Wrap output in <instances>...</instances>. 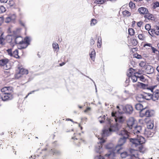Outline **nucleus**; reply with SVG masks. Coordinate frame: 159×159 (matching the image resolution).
<instances>
[{
	"label": "nucleus",
	"mask_w": 159,
	"mask_h": 159,
	"mask_svg": "<svg viewBox=\"0 0 159 159\" xmlns=\"http://www.w3.org/2000/svg\"><path fill=\"white\" fill-rule=\"evenodd\" d=\"M142 94H139L136 97L137 101L139 102H142L144 101V99Z\"/></svg>",
	"instance_id": "21"
},
{
	"label": "nucleus",
	"mask_w": 159,
	"mask_h": 159,
	"mask_svg": "<svg viewBox=\"0 0 159 159\" xmlns=\"http://www.w3.org/2000/svg\"><path fill=\"white\" fill-rule=\"evenodd\" d=\"M52 47L53 48L56 49H58L59 47L58 44L57 43H53L52 44Z\"/></svg>",
	"instance_id": "42"
},
{
	"label": "nucleus",
	"mask_w": 159,
	"mask_h": 159,
	"mask_svg": "<svg viewBox=\"0 0 159 159\" xmlns=\"http://www.w3.org/2000/svg\"><path fill=\"white\" fill-rule=\"evenodd\" d=\"M35 90H34V91H31V92H30V93H28V95H30V94H31L34 93V92H35Z\"/></svg>",
	"instance_id": "64"
},
{
	"label": "nucleus",
	"mask_w": 159,
	"mask_h": 159,
	"mask_svg": "<svg viewBox=\"0 0 159 159\" xmlns=\"http://www.w3.org/2000/svg\"><path fill=\"white\" fill-rule=\"evenodd\" d=\"M8 4L10 6H12L14 5V2L12 0L9 1L8 2Z\"/></svg>",
	"instance_id": "49"
},
{
	"label": "nucleus",
	"mask_w": 159,
	"mask_h": 159,
	"mask_svg": "<svg viewBox=\"0 0 159 159\" xmlns=\"http://www.w3.org/2000/svg\"><path fill=\"white\" fill-rule=\"evenodd\" d=\"M138 78L140 79V80L142 81L143 82L145 80L144 77V76H142L140 77H138Z\"/></svg>",
	"instance_id": "53"
},
{
	"label": "nucleus",
	"mask_w": 159,
	"mask_h": 159,
	"mask_svg": "<svg viewBox=\"0 0 159 159\" xmlns=\"http://www.w3.org/2000/svg\"><path fill=\"white\" fill-rule=\"evenodd\" d=\"M145 68V72L147 74H151L153 73L154 69L152 66L146 65Z\"/></svg>",
	"instance_id": "15"
},
{
	"label": "nucleus",
	"mask_w": 159,
	"mask_h": 159,
	"mask_svg": "<svg viewBox=\"0 0 159 159\" xmlns=\"http://www.w3.org/2000/svg\"><path fill=\"white\" fill-rule=\"evenodd\" d=\"M146 63L145 62L143 61H141L139 64V66L141 67H146Z\"/></svg>",
	"instance_id": "41"
},
{
	"label": "nucleus",
	"mask_w": 159,
	"mask_h": 159,
	"mask_svg": "<svg viewBox=\"0 0 159 159\" xmlns=\"http://www.w3.org/2000/svg\"><path fill=\"white\" fill-rule=\"evenodd\" d=\"M117 133L118 135L121 136L119 140L118 145L116 146H118V148H121V146L125 143L126 139L128 138L129 132L124 129H123Z\"/></svg>",
	"instance_id": "5"
},
{
	"label": "nucleus",
	"mask_w": 159,
	"mask_h": 159,
	"mask_svg": "<svg viewBox=\"0 0 159 159\" xmlns=\"http://www.w3.org/2000/svg\"><path fill=\"white\" fill-rule=\"evenodd\" d=\"M138 11L141 14H146L148 12V9L144 7H141L139 8L138 10Z\"/></svg>",
	"instance_id": "19"
},
{
	"label": "nucleus",
	"mask_w": 159,
	"mask_h": 159,
	"mask_svg": "<svg viewBox=\"0 0 159 159\" xmlns=\"http://www.w3.org/2000/svg\"><path fill=\"white\" fill-rule=\"evenodd\" d=\"M11 20V19L9 16H8L6 18L5 20V22L7 23H8Z\"/></svg>",
	"instance_id": "47"
},
{
	"label": "nucleus",
	"mask_w": 159,
	"mask_h": 159,
	"mask_svg": "<svg viewBox=\"0 0 159 159\" xmlns=\"http://www.w3.org/2000/svg\"><path fill=\"white\" fill-rule=\"evenodd\" d=\"M147 129H152L153 127V124L151 121H149L148 120L147 122Z\"/></svg>",
	"instance_id": "24"
},
{
	"label": "nucleus",
	"mask_w": 159,
	"mask_h": 159,
	"mask_svg": "<svg viewBox=\"0 0 159 159\" xmlns=\"http://www.w3.org/2000/svg\"><path fill=\"white\" fill-rule=\"evenodd\" d=\"M21 31V29H17L16 30L14 31V34L15 35H16L18 34H19Z\"/></svg>",
	"instance_id": "43"
},
{
	"label": "nucleus",
	"mask_w": 159,
	"mask_h": 159,
	"mask_svg": "<svg viewBox=\"0 0 159 159\" xmlns=\"http://www.w3.org/2000/svg\"><path fill=\"white\" fill-rule=\"evenodd\" d=\"M143 24V22L142 21H139L137 23V25L139 27H140L141 25Z\"/></svg>",
	"instance_id": "57"
},
{
	"label": "nucleus",
	"mask_w": 159,
	"mask_h": 159,
	"mask_svg": "<svg viewBox=\"0 0 159 159\" xmlns=\"http://www.w3.org/2000/svg\"><path fill=\"white\" fill-rule=\"evenodd\" d=\"M20 23L22 26H25V24L24 22H22L21 20L20 21Z\"/></svg>",
	"instance_id": "61"
},
{
	"label": "nucleus",
	"mask_w": 159,
	"mask_h": 159,
	"mask_svg": "<svg viewBox=\"0 0 159 159\" xmlns=\"http://www.w3.org/2000/svg\"><path fill=\"white\" fill-rule=\"evenodd\" d=\"M129 34L131 36L134 35V30L132 28H129L128 30Z\"/></svg>",
	"instance_id": "38"
},
{
	"label": "nucleus",
	"mask_w": 159,
	"mask_h": 159,
	"mask_svg": "<svg viewBox=\"0 0 159 159\" xmlns=\"http://www.w3.org/2000/svg\"><path fill=\"white\" fill-rule=\"evenodd\" d=\"M157 79L158 81H159V75H157Z\"/></svg>",
	"instance_id": "63"
},
{
	"label": "nucleus",
	"mask_w": 159,
	"mask_h": 159,
	"mask_svg": "<svg viewBox=\"0 0 159 159\" xmlns=\"http://www.w3.org/2000/svg\"><path fill=\"white\" fill-rule=\"evenodd\" d=\"M151 48L152 49V52L153 53H155L156 52L158 51L157 50L156 48L152 46L151 47Z\"/></svg>",
	"instance_id": "50"
},
{
	"label": "nucleus",
	"mask_w": 159,
	"mask_h": 159,
	"mask_svg": "<svg viewBox=\"0 0 159 159\" xmlns=\"http://www.w3.org/2000/svg\"><path fill=\"white\" fill-rule=\"evenodd\" d=\"M91 110V108L90 107H88L84 111V112H87L89 111H90Z\"/></svg>",
	"instance_id": "59"
},
{
	"label": "nucleus",
	"mask_w": 159,
	"mask_h": 159,
	"mask_svg": "<svg viewBox=\"0 0 159 159\" xmlns=\"http://www.w3.org/2000/svg\"><path fill=\"white\" fill-rule=\"evenodd\" d=\"M122 149V148H118V146H116L114 152H111L108 154H106L105 156L106 157L112 158L115 156V153H117L120 154L121 157L123 158L126 157H130V155L127 152H121V151Z\"/></svg>",
	"instance_id": "4"
},
{
	"label": "nucleus",
	"mask_w": 159,
	"mask_h": 159,
	"mask_svg": "<svg viewBox=\"0 0 159 159\" xmlns=\"http://www.w3.org/2000/svg\"><path fill=\"white\" fill-rule=\"evenodd\" d=\"M51 152L53 154H59L60 153V152L58 150H56L54 149H51Z\"/></svg>",
	"instance_id": "30"
},
{
	"label": "nucleus",
	"mask_w": 159,
	"mask_h": 159,
	"mask_svg": "<svg viewBox=\"0 0 159 159\" xmlns=\"http://www.w3.org/2000/svg\"><path fill=\"white\" fill-rule=\"evenodd\" d=\"M131 78L133 82H136V81H137V80L138 78L135 75H133L131 76Z\"/></svg>",
	"instance_id": "35"
},
{
	"label": "nucleus",
	"mask_w": 159,
	"mask_h": 159,
	"mask_svg": "<svg viewBox=\"0 0 159 159\" xmlns=\"http://www.w3.org/2000/svg\"><path fill=\"white\" fill-rule=\"evenodd\" d=\"M135 55H137L136 58L138 59H140L142 58L141 56L138 54L137 53H135Z\"/></svg>",
	"instance_id": "55"
},
{
	"label": "nucleus",
	"mask_w": 159,
	"mask_h": 159,
	"mask_svg": "<svg viewBox=\"0 0 159 159\" xmlns=\"http://www.w3.org/2000/svg\"><path fill=\"white\" fill-rule=\"evenodd\" d=\"M89 55L91 59L94 61L95 58L96 52L94 49H92L90 50Z\"/></svg>",
	"instance_id": "17"
},
{
	"label": "nucleus",
	"mask_w": 159,
	"mask_h": 159,
	"mask_svg": "<svg viewBox=\"0 0 159 159\" xmlns=\"http://www.w3.org/2000/svg\"><path fill=\"white\" fill-rule=\"evenodd\" d=\"M154 111L152 110H148L147 109L143 108L140 111V115L141 117L144 116L150 117L153 114Z\"/></svg>",
	"instance_id": "7"
},
{
	"label": "nucleus",
	"mask_w": 159,
	"mask_h": 159,
	"mask_svg": "<svg viewBox=\"0 0 159 159\" xmlns=\"http://www.w3.org/2000/svg\"><path fill=\"white\" fill-rule=\"evenodd\" d=\"M124 111L126 113L130 114L133 111V108L131 105H126L124 107H122Z\"/></svg>",
	"instance_id": "11"
},
{
	"label": "nucleus",
	"mask_w": 159,
	"mask_h": 159,
	"mask_svg": "<svg viewBox=\"0 0 159 159\" xmlns=\"http://www.w3.org/2000/svg\"><path fill=\"white\" fill-rule=\"evenodd\" d=\"M8 0H0V2L1 3H6L7 2Z\"/></svg>",
	"instance_id": "60"
},
{
	"label": "nucleus",
	"mask_w": 159,
	"mask_h": 159,
	"mask_svg": "<svg viewBox=\"0 0 159 159\" xmlns=\"http://www.w3.org/2000/svg\"><path fill=\"white\" fill-rule=\"evenodd\" d=\"M143 127H142L141 126H137L134 127L131 131V134L133 135H135L137 136V138H134L133 139H138L140 137H142L141 136H139L138 134L139 133L143 134Z\"/></svg>",
	"instance_id": "6"
},
{
	"label": "nucleus",
	"mask_w": 159,
	"mask_h": 159,
	"mask_svg": "<svg viewBox=\"0 0 159 159\" xmlns=\"http://www.w3.org/2000/svg\"><path fill=\"white\" fill-rule=\"evenodd\" d=\"M90 44L91 45H93L95 43V41L93 39V38H91L90 40Z\"/></svg>",
	"instance_id": "52"
},
{
	"label": "nucleus",
	"mask_w": 159,
	"mask_h": 159,
	"mask_svg": "<svg viewBox=\"0 0 159 159\" xmlns=\"http://www.w3.org/2000/svg\"><path fill=\"white\" fill-rule=\"evenodd\" d=\"M151 99L153 101H157L158 100L159 97V90H157L153 93L151 94Z\"/></svg>",
	"instance_id": "14"
},
{
	"label": "nucleus",
	"mask_w": 159,
	"mask_h": 159,
	"mask_svg": "<svg viewBox=\"0 0 159 159\" xmlns=\"http://www.w3.org/2000/svg\"><path fill=\"white\" fill-rule=\"evenodd\" d=\"M135 120L134 118H130L127 122V126L126 127V129H124L126 130L127 131L128 130L129 131V129H133V126L134 125Z\"/></svg>",
	"instance_id": "8"
},
{
	"label": "nucleus",
	"mask_w": 159,
	"mask_h": 159,
	"mask_svg": "<svg viewBox=\"0 0 159 159\" xmlns=\"http://www.w3.org/2000/svg\"><path fill=\"white\" fill-rule=\"evenodd\" d=\"M94 159H104V158L102 157L101 155H99L96 156L94 158Z\"/></svg>",
	"instance_id": "51"
},
{
	"label": "nucleus",
	"mask_w": 159,
	"mask_h": 159,
	"mask_svg": "<svg viewBox=\"0 0 159 159\" xmlns=\"http://www.w3.org/2000/svg\"><path fill=\"white\" fill-rule=\"evenodd\" d=\"M19 72L16 75L15 77L16 78L18 79L21 76V75L27 74L28 73V70L23 68H19Z\"/></svg>",
	"instance_id": "12"
},
{
	"label": "nucleus",
	"mask_w": 159,
	"mask_h": 159,
	"mask_svg": "<svg viewBox=\"0 0 159 159\" xmlns=\"http://www.w3.org/2000/svg\"><path fill=\"white\" fill-rule=\"evenodd\" d=\"M3 21V17H0V26L1 25Z\"/></svg>",
	"instance_id": "56"
},
{
	"label": "nucleus",
	"mask_w": 159,
	"mask_h": 159,
	"mask_svg": "<svg viewBox=\"0 0 159 159\" xmlns=\"http://www.w3.org/2000/svg\"><path fill=\"white\" fill-rule=\"evenodd\" d=\"M145 28L147 30H148L151 29V26L150 25L147 24L145 26Z\"/></svg>",
	"instance_id": "46"
},
{
	"label": "nucleus",
	"mask_w": 159,
	"mask_h": 159,
	"mask_svg": "<svg viewBox=\"0 0 159 159\" xmlns=\"http://www.w3.org/2000/svg\"><path fill=\"white\" fill-rule=\"evenodd\" d=\"M97 21L96 19H92L91 20L90 25L92 26H94L97 23Z\"/></svg>",
	"instance_id": "34"
},
{
	"label": "nucleus",
	"mask_w": 159,
	"mask_h": 159,
	"mask_svg": "<svg viewBox=\"0 0 159 159\" xmlns=\"http://www.w3.org/2000/svg\"><path fill=\"white\" fill-rule=\"evenodd\" d=\"M145 100H149L151 99V94L149 93H144L142 94Z\"/></svg>",
	"instance_id": "20"
},
{
	"label": "nucleus",
	"mask_w": 159,
	"mask_h": 159,
	"mask_svg": "<svg viewBox=\"0 0 159 159\" xmlns=\"http://www.w3.org/2000/svg\"><path fill=\"white\" fill-rule=\"evenodd\" d=\"M3 33H2L0 36V44L3 45L5 44V39L2 37Z\"/></svg>",
	"instance_id": "27"
},
{
	"label": "nucleus",
	"mask_w": 159,
	"mask_h": 159,
	"mask_svg": "<svg viewBox=\"0 0 159 159\" xmlns=\"http://www.w3.org/2000/svg\"><path fill=\"white\" fill-rule=\"evenodd\" d=\"M7 52L8 55L11 57H13L16 58L19 57L18 55V51L17 49H16L15 51L12 52V49L9 48L7 50Z\"/></svg>",
	"instance_id": "9"
},
{
	"label": "nucleus",
	"mask_w": 159,
	"mask_h": 159,
	"mask_svg": "<svg viewBox=\"0 0 159 159\" xmlns=\"http://www.w3.org/2000/svg\"><path fill=\"white\" fill-rule=\"evenodd\" d=\"M143 129L144 130V131H143V133L145 136L147 137H151L153 136V133H152L151 131L149 129H145L144 128H143Z\"/></svg>",
	"instance_id": "16"
},
{
	"label": "nucleus",
	"mask_w": 159,
	"mask_h": 159,
	"mask_svg": "<svg viewBox=\"0 0 159 159\" xmlns=\"http://www.w3.org/2000/svg\"><path fill=\"white\" fill-rule=\"evenodd\" d=\"M135 107L136 110L140 111L143 109V106L140 103L136 104L135 106Z\"/></svg>",
	"instance_id": "26"
},
{
	"label": "nucleus",
	"mask_w": 159,
	"mask_h": 159,
	"mask_svg": "<svg viewBox=\"0 0 159 159\" xmlns=\"http://www.w3.org/2000/svg\"><path fill=\"white\" fill-rule=\"evenodd\" d=\"M100 40H99V39H98V42L97 43V46L98 48H100L101 47V44L100 43L99 41Z\"/></svg>",
	"instance_id": "58"
},
{
	"label": "nucleus",
	"mask_w": 159,
	"mask_h": 159,
	"mask_svg": "<svg viewBox=\"0 0 159 159\" xmlns=\"http://www.w3.org/2000/svg\"><path fill=\"white\" fill-rule=\"evenodd\" d=\"M130 141L132 146L136 148V149H131L130 150V158L133 159L134 157H135L140 159V153H144L147 150L143 145V144L145 142L144 138L143 137H140L138 139H130Z\"/></svg>",
	"instance_id": "2"
},
{
	"label": "nucleus",
	"mask_w": 159,
	"mask_h": 159,
	"mask_svg": "<svg viewBox=\"0 0 159 159\" xmlns=\"http://www.w3.org/2000/svg\"><path fill=\"white\" fill-rule=\"evenodd\" d=\"M65 62H62L60 64V66H62L63 65H64L65 64Z\"/></svg>",
	"instance_id": "62"
},
{
	"label": "nucleus",
	"mask_w": 159,
	"mask_h": 159,
	"mask_svg": "<svg viewBox=\"0 0 159 159\" xmlns=\"http://www.w3.org/2000/svg\"><path fill=\"white\" fill-rule=\"evenodd\" d=\"M140 85L142 88L149 89L152 92H153V89L157 87V85H155L148 87L147 85H146L141 83H140Z\"/></svg>",
	"instance_id": "13"
},
{
	"label": "nucleus",
	"mask_w": 159,
	"mask_h": 159,
	"mask_svg": "<svg viewBox=\"0 0 159 159\" xmlns=\"http://www.w3.org/2000/svg\"><path fill=\"white\" fill-rule=\"evenodd\" d=\"M156 29L155 30V31L154 32L155 34L157 35H159V27L158 26H156Z\"/></svg>",
	"instance_id": "39"
},
{
	"label": "nucleus",
	"mask_w": 159,
	"mask_h": 159,
	"mask_svg": "<svg viewBox=\"0 0 159 159\" xmlns=\"http://www.w3.org/2000/svg\"><path fill=\"white\" fill-rule=\"evenodd\" d=\"M15 36L13 35V38L11 39V42L10 43L11 44H12L13 45L15 44Z\"/></svg>",
	"instance_id": "36"
},
{
	"label": "nucleus",
	"mask_w": 159,
	"mask_h": 159,
	"mask_svg": "<svg viewBox=\"0 0 159 159\" xmlns=\"http://www.w3.org/2000/svg\"><path fill=\"white\" fill-rule=\"evenodd\" d=\"M138 38L139 39L141 40H143L145 39L144 37L142 34H139L138 35Z\"/></svg>",
	"instance_id": "40"
},
{
	"label": "nucleus",
	"mask_w": 159,
	"mask_h": 159,
	"mask_svg": "<svg viewBox=\"0 0 159 159\" xmlns=\"http://www.w3.org/2000/svg\"><path fill=\"white\" fill-rule=\"evenodd\" d=\"M94 3L97 4H102L105 1V0H94Z\"/></svg>",
	"instance_id": "32"
},
{
	"label": "nucleus",
	"mask_w": 159,
	"mask_h": 159,
	"mask_svg": "<svg viewBox=\"0 0 159 159\" xmlns=\"http://www.w3.org/2000/svg\"><path fill=\"white\" fill-rule=\"evenodd\" d=\"M30 38L28 37H26L23 40L21 36H15V44H19L20 49L26 48L30 44Z\"/></svg>",
	"instance_id": "3"
},
{
	"label": "nucleus",
	"mask_w": 159,
	"mask_h": 159,
	"mask_svg": "<svg viewBox=\"0 0 159 159\" xmlns=\"http://www.w3.org/2000/svg\"><path fill=\"white\" fill-rule=\"evenodd\" d=\"M2 101H5L12 99L13 98L12 95L10 92H7L2 93Z\"/></svg>",
	"instance_id": "10"
},
{
	"label": "nucleus",
	"mask_w": 159,
	"mask_h": 159,
	"mask_svg": "<svg viewBox=\"0 0 159 159\" xmlns=\"http://www.w3.org/2000/svg\"><path fill=\"white\" fill-rule=\"evenodd\" d=\"M6 10V8L3 6H0V13L5 12Z\"/></svg>",
	"instance_id": "33"
},
{
	"label": "nucleus",
	"mask_w": 159,
	"mask_h": 159,
	"mask_svg": "<svg viewBox=\"0 0 159 159\" xmlns=\"http://www.w3.org/2000/svg\"><path fill=\"white\" fill-rule=\"evenodd\" d=\"M13 38V35H9L6 36V39L7 41L9 43L11 42V39Z\"/></svg>",
	"instance_id": "31"
},
{
	"label": "nucleus",
	"mask_w": 159,
	"mask_h": 159,
	"mask_svg": "<svg viewBox=\"0 0 159 159\" xmlns=\"http://www.w3.org/2000/svg\"><path fill=\"white\" fill-rule=\"evenodd\" d=\"M132 43L134 46H136L138 42L136 39H134L132 41Z\"/></svg>",
	"instance_id": "45"
},
{
	"label": "nucleus",
	"mask_w": 159,
	"mask_h": 159,
	"mask_svg": "<svg viewBox=\"0 0 159 159\" xmlns=\"http://www.w3.org/2000/svg\"><path fill=\"white\" fill-rule=\"evenodd\" d=\"M11 88L10 87H3L1 89V91L3 93H5L7 92H9V90L11 91Z\"/></svg>",
	"instance_id": "23"
},
{
	"label": "nucleus",
	"mask_w": 159,
	"mask_h": 159,
	"mask_svg": "<svg viewBox=\"0 0 159 159\" xmlns=\"http://www.w3.org/2000/svg\"><path fill=\"white\" fill-rule=\"evenodd\" d=\"M146 46H148L149 47H150L151 48V47H152V45L151 44L149 43H146L144 44L143 47H145Z\"/></svg>",
	"instance_id": "54"
},
{
	"label": "nucleus",
	"mask_w": 159,
	"mask_h": 159,
	"mask_svg": "<svg viewBox=\"0 0 159 159\" xmlns=\"http://www.w3.org/2000/svg\"><path fill=\"white\" fill-rule=\"evenodd\" d=\"M144 17L145 18H146L148 20H151L152 21H154L155 20V18L153 15L152 14L147 13V14L144 16Z\"/></svg>",
	"instance_id": "22"
},
{
	"label": "nucleus",
	"mask_w": 159,
	"mask_h": 159,
	"mask_svg": "<svg viewBox=\"0 0 159 159\" xmlns=\"http://www.w3.org/2000/svg\"><path fill=\"white\" fill-rule=\"evenodd\" d=\"M148 31L149 34L152 36H153L155 30L154 29H151L148 30Z\"/></svg>",
	"instance_id": "37"
},
{
	"label": "nucleus",
	"mask_w": 159,
	"mask_h": 159,
	"mask_svg": "<svg viewBox=\"0 0 159 159\" xmlns=\"http://www.w3.org/2000/svg\"><path fill=\"white\" fill-rule=\"evenodd\" d=\"M129 6L130 7L133 8L135 7V5L134 4V3L133 2H130L129 3Z\"/></svg>",
	"instance_id": "48"
},
{
	"label": "nucleus",
	"mask_w": 159,
	"mask_h": 159,
	"mask_svg": "<svg viewBox=\"0 0 159 159\" xmlns=\"http://www.w3.org/2000/svg\"><path fill=\"white\" fill-rule=\"evenodd\" d=\"M8 16L11 20H14L16 19V14L15 13L11 14L9 15Z\"/></svg>",
	"instance_id": "29"
},
{
	"label": "nucleus",
	"mask_w": 159,
	"mask_h": 159,
	"mask_svg": "<svg viewBox=\"0 0 159 159\" xmlns=\"http://www.w3.org/2000/svg\"><path fill=\"white\" fill-rule=\"evenodd\" d=\"M8 62V60L7 59H3L0 60V66H4Z\"/></svg>",
	"instance_id": "25"
},
{
	"label": "nucleus",
	"mask_w": 159,
	"mask_h": 159,
	"mask_svg": "<svg viewBox=\"0 0 159 159\" xmlns=\"http://www.w3.org/2000/svg\"><path fill=\"white\" fill-rule=\"evenodd\" d=\"M116 146L114 147L112 144L111 143L106 145L105 146L106 148L107 149H110L112 150L111 151H110L109 152H108L107 154H108L111 152H114V150L116 149Z\"/></svg>",
	"instance_id": "18"
},
{
	"label": "nucleus",
	"mask_w": 159,
	"mask_h": 159,
	"mask_svg": "<svg viewBox=\"0 0 159 159\" xmlns=\"http://www.w3.org/2000/svg\"><path fill=\"white\" fill-rule=\"evenodd\" d=\"M112 117H114L115 123L113 124L111 122V119H108L107 117L104 115L103 116H100L98 118V120L101 123L106 121V120L110 124V127L108 129H105L103 130L102 133L101 137H99V136L97 137L98 139H100V141L98 142V144L95 146V150L96 152L100 154L103 152V149L102 147V143L105 142L104 138L106 136H108L111 134L113 132L117 131V133L121 131L124 128H121V124L125 120V118L121 114L118 112H114L113 111L111 113Z\"/></svg>",
	"instance_id": "1"
},
{
	"label": "nucleus",
	"mask_w": 159,
	"mask_h": 159,
	"mask_svg": "<svg viewBox=\"0 0 159 159\" xmlns=\"http://www.w3.org/2000/svg\"><path fill=\"white\" fill-rule=\"evenodd\" d=\"M122 14L125 16H130L131 14L130 12L128 11H123Z\"/></svg>",
	"instance_id": "28"
},
{
	"label": "nucleus",
	"mask_w": 159,
	"mask_h": 159,
	"mask_svg": "<svg viewBox=\"0 0 159 159\" xmlns=\"http://www.w3.org/2000/svg\"><path fill=\"white\" fill-rule=\"evenodd\" d=\"M158 7H159V2H157L154 3V5L153 6V9H155L156 8Z\"/></svg>",
	"instance_id": "44"
}]
</instances>
